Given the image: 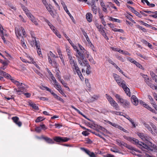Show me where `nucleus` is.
<instances>
[{
    "mask_svg": "<svg viewBox=\"0 0 157 157\" xmlns=\"http://www.w3.org/2000/svg\"><path fill=\"white\" fill-rule=\"evenodd\" d=\"M116 98L117 99L118 102L120 103L124 108H129L130 104L129 102L127 100L121 98L120 96L118 94L115 95Z\"/></svg>",
    "mask_w": 157,
    "mask_h": 157,
    "instance_id": "obj_1",
    "label": "nucleus"
},
{
    "mask_svg": "<svg viewBox=\"0 0 157 157\" xmlns=\"http://www.w3.org/2000/svg\"><path fill=\"white\" fill-rule=\"evenodd\" d=\"M76 49L75 51L77 53V54L76 56L78 59V61L80 65L83 66L84 63H83L82 61L85 58L84 53H83L82 51H80L77 48Z\"/></svg>",
    "mask_w": 157,
    "mask_h": 157,
    "instance_id": "obj_2",
    "label": "nucleus"
},
{
    "mask_svg": "<svg viewBox=\"0 0 157 157\" xmlns=\"http://www.w3.org/2000/svg\"><path fill=\"white\" fill-rule=\"evenodd\" d=\"M15 33L18 38V36L23 38L25 34V32L24 28L22 27H21L19 29H17V30L16 29Z\"/></svg>",
    "mask_w": 157,
    "mask_h": 157,
    "instance_id": "obj_3",
    "label": "nucleus"
},
{
    "mask_svg": "<svg viewBox=\"0 0 157 157\" xmlns=\"http://www.w3.org/2000/svg\"><path fill=\"white\" fill-rule=\"evenodd\" d=\"M54 141L57 142H65L69 140V138L66 137H61L59 136H56L53 138Z\"/></svg>",
    "mask_w": 157,
    "mask_h": 157,
    "instance_id": "obj_4",
    "label": "nucleus"
},
{
    "mask_svg": "<svg viewBox=\"0 0 157 157\" xmlns=\"http://www.w3.org/2000/svg\"><path fill=\"white\" fill-rule=\"evenodd\" d=\"M124 138L126 140L130 141L132 143L135 144L137 147L138 146V144H139L140 141H139L138 140L136 139L135 138H132L130 137H128L126 136H123Z\"/></svg>",
    "mask_w": 157,
    "mask_h": 157,
    "instance_id": "obj_5",
    "label": "nucleus"
},
{
    "mask_svg": "<svg viewBox=\"0 0 157 157\" xmlns=\"http://www.w3.org/2000/svg\"><path fill=\"white\" fill-rule=\"evenodd\" d=\"M12 119L16 124L19 127H20L22 125L21 122L19 121V118L17 117H14L12 118Z\"/></svg>",
    "mask_w": 157,
    "mask_h": 157,
    "instance_id": "obj_6",
    "label": "nucleus"
},
{
    "mask_svg": "<svg viewBox=\"0 0 157 157\" xmlns=\"http://www.w3.org/2000/svg\"><path fill=\"white\" fill-rule=\"evenodd\" d=\"M81 149L85 152L90 157H96V156L93 152H91L87 149L84 148H81Z\"/></svg>",
    "mask_w": 157,
    "mask_h": 157,
    "instance_id": "obj_7",
    "label": "nucleus"
},
{
    "mask_svg": "<svg viewBox=\"0 0 157 157\" xmlns=\"http://www.w3.org/2000/svg\"><path fill=\"white\" fill-rule=\"evenodd\" d=\"M145 81L146 84L152 89H156V86H155L151 82L148 78H145Z\"/></svg>",
    "mask_w": 157,
    "mask_h": 157,
    "instance_id": "obj_8",
    "label": "nucleus"
},
{
    "mask_svg": "<svg viewBox=\"0 0 157 157\" xmlns=\"http://www.w3.org/2000/svg\"><path fill=\"white\" fill-rule=\"evenodd\" d=\"M125 92V93L127 94V95L130 97L131 96L130 95V92L129 89L127 87V85L125 84V83L123 84V86H121Z\"/></svg>",
    "mask_w": 157,
    "mask_h": 157,
    "instance_id": "obj_9",
    "label": "nucleus"
},
{
    "mask_svg": "<svg viewBox=\"0 0 157 157\" xmlns=\"http://www.w3.org/2000/svg\"><path fill=\"white\" fill-rule=\"evenodd\" d=\"M138 147L143 150L144 149H148L149 148V147L144 143L140 141L139 144H138Z\"/></svg>",
    "mask_w": 157,
    "mask_h": 157,
    "instance_id": "obj_10",
    "label": "nucleus"
},
{
    "mask_svg": "<svg viewBox=\"0 0 157 157\" xmlns=\"http://www.w3.org/2000/svg\"><path fill=\"white\" fill-rule=\"evenodd\" d=\"M131 100L134 105H138L139 103L138 100L135 95H133L132 96Z\"/></svg>",
    "mask_w": 157,
    "mask_h": 157,
    "instance_id": "obj_11",
    "label": "nucleus"
},
{
    "mask_svg": "<svg viewBox=\"0 0 157 157\" xmlns=\"http://www.w3.org/2000/svg\"><path fill=\"white\" fill-rule=\"evenodd\" d=\"M0 75L1 76H3L5 78L9 79L11 77V75L6 73V72L2 71L1 69H0Z\"/></svg>",
    "mask_w": 157,
    "mask_h": 157,
    "instance_id": "obj_12",
    "label": "nucleus"
},
{
    "mask_svg": "<svg viewBox=\"0 0 157 157\" xmlns=\"http://www.w3.org/2000/svg\"><path fill=\"white\" fill-rule=\"evenodd\" d=\"M42 138L48 144H54L55 143L54 141L52 139L48 137H43Z\"/></svg>",
    "mask_w": 157,
    "mask_h": 157,
    "instance_id": "obj_13",
    "label": "nucleus"
},
{
    "mask_svg": "<svg viewBox=\"0 0 157 157\" xmlns=\"http://www.w3.org/2000/svg\"><path fill=\"white\" fill-rule=\"evenodd\" d=\"M47 10L49 12L51 15L53 17H54V14L53 11L52 10V6L50 5H48L46 7H45Z\"/></svg>",
    "mask_w": 157,
    "mask_h": 157,
    "instance_id": "obj_14",
    "label": "nucleus"
},
{
    "mask_svg": "<svg viewBox=\"0 0 157 157\" xmlns=\"http://www.w3.org/2000/svg\"><path fill=\"white\" fill-rule=\"evenodd\" d=\"M110 104L112 106H113L116 110H120L118 104L114 100L113 101V102H110Z\"/></svg>",
    "mask_w": 157,
    "mask_h": 157,
    "instance_id": "obj_15",
    "label": "nucleus"
},
{
    "mask_svg": "<svg viewBox=\"0 0 157 157\" xmlns=\"http://www.w3.org/2000/svg\"><path fill=\"white\" fill-rule=\"evenodd\" d=\"M137 134L143 140H147V137L144 134L140 132H137Z\"/></svg>",
    "mask_w": 157,
    "mask_h": 157,
    "instance_id": "obj_16",
    "label": "nucleus"
},
{
    "mask_svg": "<svg viewBox=\"0 0 157 157\" xmlns=\"http://www.w3.org/2000/svg\"><path fill=\"white\" fill-rule=\"evenodd\" d=\"M116 143L118 145L120 146H123L125 147H126L127 146V144L124 143V142L121 141L119 140H116Z\"/></svg>",
    "mask_w": 157,
    "mask_h": 157,
    "instance_id": "obj_17",
    "label": "nucleus"
},
{
    "mask_svg": "<svg viewBox=\"0 0 157 157\" xmlns=\"http://www.w3.org/2000/svg\"><path fill=\"white\" fill-rule=\"evenodd\" d=\"M143 123L145 127L148 130L150 131L152 134H155L154 132L152 130L151 128L148 124L145 122H143Z\"/></svg>",
    "mask_w": 157,
    "mask_h": 157,
    "instance_id": "obj_18",
    "label": "nucleus"
},
{
    "mask_svg": "<svg viewBox=\"0 0 157 157\" xmlns=\"http://www.w3.org/2000/svg\"><path fill=\"white\" fill-rule=\"evenodd\" d=\"M100 5L101 6L103 10L105 13L107 12V10L106 6H105V4L102 0L100 1Z\"/></svg>",
    "mask_w": 157,
    "mask_h": 157,
    "instance_id": "obj_19",
    "label": "nucleus"
},
{
    "mask_svg": "<svg viewBox=\"0 0 157 157\" xmlns=\"http://www.w3.org/2000/svg\"><path fill=\"white\" fill-rule=\"evenodd\" d=\"M86 18L87 21L90 22L92 21V15L90 13H88L86 15Z\"/></svg>",
    "mask_w": 157,
    "mask_h": 157,
    "instance_id": "obj_20",
    "label": "nucleus"
},
{
    "mask_svg": "<svg viewBox=\"0 0 157 157\" xmlns=\"http://www.w3.org/2000/svg\"><path fill=\"white\" fill-rule=\"evenodd\" d=\"M71 108L74 109L76 111H77L79 114H81V115H82L83 117H85L87 119V120H90L87 118L86 116L83 115L82 112H81L78 109H77L73 105L71 106Z\"/></svg>",
    "mask_w": 157,
    "mask_h": 157,
    "instance_id": "obj_21",
    "label": "nucleus"
},
{
    "mask_svg": "<svg viewBox=\"0 0 157 157\" xmlns=\"http://www.w3.org/2000/svg\"><path fill=\"white\" fill-rule=\"evenodd\" d=\"M116 81L119 85L121 87L125 83L124 80H122L121 81V78L120 79H117Z\"/></svg>",
    "mask_w": 157,
    "mask_h": 157,
    "instance_id": "obj_22",
    "label": "nucleus"
},
{
    "mask_svg": "<svg viewBox=\"0 0 157 157\" xmlns=\"http://www.w3.org/2000/svg\"><path fill=\"white\" fill-rule=\"evenodd\" d=\"M29 17L30 18V19L31 21H32V22L33 23L36 25H38V24L37 21L35 19L34 17L32 15V14L31 15H30V16Z\"/></svg>",
    "mask_w": 157,
    "mask_h": 157,
    "instance_id": "obj_23",
    "label": "nucleus"
},
{
    "mask_svg": "<svg viewBox=\"0 0 157 157\" xmlns=\"http://www.w3.org/2000/svg\"><path fill=\"white\" fill-rule=\"evenodd\" d=\"M52 95L56 99L61 101L62 102L64 103V100L62 98L57 95L56 94L53 93Z\"/></svg>",
    "mask_w": 157,
    "mask_h": 157,
    "instance_id": "obj_24",
    "label": "nucleus"
},
{
    "mask_svg": "<svg viewBox=\"0 0 157 157\" xmlns=\"http://www.w3.org/2000/svg\"><path fill=\"white\" fill-rule=\"evenodd\" d=\"M20 84V86H19L18 87V89H19L20 90H22L23 92L25 88L27 87V86L25 84H24L23 83H22Z\"/></svg>",
    "mask_w": 157,
    "mask_h": 157,
    "instance_id": "obj_25",
    "label": "nucleus"
},
{
    "mask_svg": "<svg viewBox=\"0 0 157 157\" xmlns=\"http://www.w3.org/2000/svg\"><path fill=\"white\" fill-rule=\"evenodd\" d=\"M29 105L31 107H32L34 109H35L36 110H39V108L38 106H37L34 103L31 102L30 103H29Z\"/></svg>",
    "mask_w": 157,
    "mask_h": 157,
    "instance_id": "obj_26",
    "label": "nucleus"
},
{
    "mask_svg": "<svg viewBox=\"0 0 157 157\" xmlns=\"http://www.w3.org/2000/svg\"><path fill=\"white\" fill-rule=\"evenodd\" d=\"M50 63L55 68H57L58 67V65L55 60L52 61Z\"/></svg>",
    "mask_w": 157,
    "mask_h": 157,
    "instance_id": "obj_27",
    "label": "nucleus"
},
{
    "mask_svg": "<svg viewBox=\"0 0 157 157\" xmlns=\"http://www.w3.org/2000/svg\"><path fill=\"white\" fill-rule=\"evenodd\" d=\"M151 75L153 79L155 80V82H157V76L153 72H151Z\"/></svg>",
    "mask_w": 157,
    "mask_h": 157,
    "instance_id": "obj_28",
    "label": "nucleus"
},
{
    "mask_svg": "<svg viewBox=\"0 0 157 157\" xmlns=\"http://www.w3.org/2000/svg\"><path fill=\"white\" fill-rule=\"evenodd\" d=\"M106 96L107 99L109 102L110 103V102H113V101L114 100L110 96L108 95L107 94H106Z\"/></svg>",
    "mask_w": 157,
    "mask_h": 157,
    "instance_id": "obj_29",
    "label": "nucleus"
},
{
    "mask_svg": "<svg viewBox=\"0 0 157 157\" xmlns=\"http://www.w3.org/2000/svg\"><path fill=\"white\" fill-rule=\"evenodd\" d=\"M146 106L145 108H147L148 109L150 110L152 113H156L155 112V111L153 109H152L151 107L149 106L148 105H145Z\"/></svg>",
    "mask_w": 157,
    "mask_h": 157,
    "instance_id": "obj_30",
    "label": "nucleus"
},
{
    "mask_svg": "<svg viewBox=\"0 0 157 157\" xmlns=\"http://www.w3.org/2000/svg\"><path fill=\"white\" fill-rule=\"evenodd\" d=\"M136 26L137 28L141 30L143 32H147V30H146V29L145 28H144L142 27V26H141L138 25H136Z\"/></svg>",
    "mask_w": 157,
    "mask_h": 157,
    "instance_id": "obj_31",
    "label": "nucleus"
},
{
    "mask_svg": "<svg viewBox=\"0 0 157 157\" xmlns=\"http://www.w3.org/2000/svg\"><path fill=\"white\" fill-rule=\"evenodd\" d=\"M95 25L99 31L103 29V27L102 25H100L97 23H96Z\"/></svg>",
    "mask_w": 157,
    "mask_h": 157,
    "instance_id": "obj_32",
    "label": "nucleus"
},
{
    "mask_svg": "<svg viewBox=\"0 0 157 157\" xmlns=\"http://www.w3.org/2000/svg\"><path fill=\"white\" fill-rule=\"evenodd\" d=\"M45 118H44L43 117H37L36 120L35 121L36 122H39L41 121H42L45 119Z\"/></svg>",
    "mask_w": 157,
    "mask_h": 157,
    "instance_id": "obj_33",
    "label": "nucleus"
},
{
    "mask_svg": "<svg viewBox=\"0 0 157 157\" xmlns=\"http://www.w3.org/2000/svg\"><path fill=\"white\" fill-rule=\"evenodd\" d=\"M109 20L113 21H114L118 23L120 22V21L119 19L115 18L112 17H110Z\"/></svg>",
    "mask_w": 157,
    "mask_h": 157,
    "instance_id": "obj_34",
    "label": "nucleus"
},
{
    "mask_svg": "<svg viewBox=\"0 0 157 157\" xmlns=\"http://www.w3.org/2000/svg\"><path fill=\"white\" fill-rule=\"evenodd\" d=\"M92 8V10L93 13L96 14L97 12V8L96 6H93L91 7Z\"/></svg>",
    "mask_w": 157,
    "mask_h": 157,
    "instance_id": "obj_35",
    "label": "nucleus"
},
{
    "mask_svg": "<svg viewBox=\"0 0 157 157\" xmlns=\"http://www.w3.org/2000/svg\"><path fill=\"white\" fill-rule=\"evenodd\" d=\"M66 51L68 56H70V55H72V53L71 52V51L67 47L66 48Z\"/></svg>",
    "mask_w": 157,
    "mask_h": 157,
    "instance_id": "obj_36",
    "label": "nucleus"
},
{
    "mask_svg": "<svg viewBox=\"0 0 157 157\" xmlns=\"http://www.w3.org/2000/svg\"><path fill=\"white\" fill-rule=\"evenodd\" d=\"M116 68L117 70L120 72L122 73L123 75L124 76H125L124 74V72L121 69L120 67H119L116 64L115 65V66H114Z\"/></svg>",
    "mask_w": 157,
    "mask_h": 157,
    "instance_id": "obj_37",
    "label": "nucleus"
},
{
    "mask_svg": "<svg viewBox=\"0 0 157 157\" xmlns=\"http://www.w3.org/2000/svg\"><path fill=\"white\" fill-rule=\"evenodd\" d=\"M139 22L141 24L145 26H147V27H151V25H150L149 24L144 22L143 21H139Z\"/></svg>",
    "mask_w": 157,
    "mask_h": 157,
    "instance_id": "obj_38",
    "label": "nucleus"
},
{
    "mask_svg": "<svg viewBox=\"0 0 157 157\" xmlns=\"http://www.w3.org/2000/svg\"><path fill=\"white\" fill-rule=\"evenodd\" d=\"M71 67L74 71H76V70L79 68V67H78L77 65V63L75 64L74 65H73V66H71Z\"/></svg>",
    "mask_w": 157,
    "mask_h": 157,
    "instance_id": "obj_39",
    "label": "nucleus"
},
{
    "mask_svg": "<svg viewBox=\"0 0 157 157\" xmlns=\"http://www.w3.org/2000/svg\"><path fill=\"white\" fill-rule=\"evenodd\" d=\"M132 12L135 14L136 16H138L140 18H141L142 17V16L139 13L136 11L135 9L133 10V11H132Z\"/></svg>",
    "mask_w": 157,
    "mask_h": 157,
    "instance_id": "obj_40",
    "label": "nucleus"
},
{
    "mask_svg": "<svg viewBox=\"0 0 157 157\" xmlns=\"http://www.w3.org/2000/svg\"><path fill=\"white\" fill-rule=\"evenodd\" d=\"M106 122L110 124L113 126L114 127H116L117 128L118 125L117 124H115L114 123H112L110 121H107Z\"/></svg>",
    "mask_w": 157,
    "mask_h": 157,
    "instance_id": "obj_41",
    "label": "nucleus"
},
{
    "mask_svg": "<svg viewBox=\"0 0 157 157\" xmlns=\"http://www.w3.org/2000/svg\"><path fill=\"white\" fill-rule=\"evenodd\" d=\"M24 11L28 17L30 16V15H32V14L29 12V10L27 9H25V10H24Z\"/></svg>",
    "mask_w": 157,
    "mask_h": 157,
    "instance_id": "obj_42",
    "label": "nucleus"
},
{
    "mask_svg": "<svg viewBox=\"0 0 157 157\" xmlns=\"http://www.w3.org/2000/svg\"><path fill=\"white\" fill-rule=\"evenodd\" d=\"M83 53H84V55L85 56V57L86 56V57L88 58L89 57V53L85 49H83Z\"/></svg>",
    "mask_w": 157,
    "mask_h": 157,
    "instance_id": "obj_43",
    "label": "nucleus"
},
{
    "mask_svg": "<svg viewBox=\"0 0 157 157\" xmlns=\"http://www.w3.org/2000/svg\"><path fill=\"white\" fill-rule=\"evenodd\" d=\"M127 59L130 62L133 63H134L136 61L133 59L132 58L129 57H127Z\"/></svg>",
    "mask_w": 157,
    "mask_h": 157,
    "instance_id": "obj_44",
    "label": "nucleus"
},
{
    "mask_svg": "<svg viewBox=\"0 0 157 157\" xmlns=\"http://www.w3.org/2000/svg\"><path fill=\"white\" fill-rule=\"evenodd\" d=\"M22 39H21V43L22 44V45L23 47L24 48H25L27 47V46L26 45V44L24 42V39L23 38H22Z\"/></svg>",
    "mask_w": 157,
    "mask_h": 157,
    "instance_id": "obj_45",
    "label": "nucleus"
},
{
    "mask_svg": "<svg viewBox=\"0 0 157 157\" xmlns=\"http://www.w3.org/2000/svg\"><path fill=\"white\" fill-rule=\"evenodd\" d=\"M154 14H151L149 15L151 17H152L155 18H157V11L153 12V13Z\"/></svg>",
    "mask_w": 157,
    "mask_h": 157,
    "instance_id": "obj_46",
    "label": "nucleus"
},
{
    "mask_svg": "<svg viewBox=\"0 0 157 157\" xmlns=\"http://www.w3.org/2000/svg\"><path fill=\"white\" fill-rule=\"evenodd\" d=\"M55 87L58 91L61 89V86L59 85L58 84H55Z\"/></svg>",
    "mask_w": 157,
    "mask_h": 157,
    "instance_id": "obj_47",
    "label": "nucleus"
},
{
    "mask_svg": "<svg viewBox=\"0 0 157 157\" xmlns=\"http://www.w3.org/2000/svg\"><path fill=\"white\" fill-rule=\"evenodd\" d=\"M107 60L109 63L111 64L112 65H113L114 66H115V65L116 64L113 62V60L111 59H110L109 58H108Z\"/></svg>",
    "mask_w": 157,
    "mask_h": 157,
    "instance_id": "obj_48",
    "label": "nucleus"
},
{
    "mask_svg": "<svg viewBox=\"0 0 157 157\" xmlns=\"http://www.w3.org/2000/svg\"><path fill=\"white\" fill-rule=\"evenodd\" d=\"M85 82L86 84V85L87 87L89 88H90V83L89 82L88 79L87 78H86L85 79Z\"/></svg>",
    "mask_w": 157,
    "mask_h": 157,
    "instance_id": "obj_49",
    "label": "nucleus"
},
{
    "mask_svg": "<svg viewBox=\"0 0 157 157\" xmlns=\"http://www.w3.org/2000/svg\"><path fill=\"white\" fill-rule=\"evenodd\" d=\"M0 33L1 36L2 37V38L4 42L5 43H6V41L5 38L4 36V34L3 32V33Z\"/></svg>",
    "mask_w": 157,
    "mask_h": 157,
    "instance_id": "obj_50",
    "label": "nucleus"
},
{
    "mask_svg": "<svg viewBox=\"0 0 157 157\" xmlns=\"http://www.w3.org/2000/svg\"><path fill=\"white\" fill-rule=\"evenodd\" d=\"M137 67H139L140 68H141L142 67V65H141L140 63L137 62L136 61L134 63Z\"/></svg>",
    "mask_w": 157,
    "mask_h": 157,
    "instance_id": "obj_51",
    "label": "nucleus"
},
{
    "mask_svg": "<svg viewBox=\"0 0 157 157\" xmlns=\"http://www.w3.org/2000/svg\"><path fill=\"white\" fill-rule=\"evenodd\" d=\"M69 15V16L71 18V19L72 20L73 19H74V18L72 16L71 14L70 13L69 10H68L67 8V9H65V10H64Z\"/></svg>",
    "mask_w": 157,
    "mask_h": 157,
    "instance_id": "obj_52",
    "label": "nucleus"
},
{
    "mask_svg": "<svg viewBox=\"0 0 157 157\" xmlns=\"http://www.w3.org/2000/svg\"><path fill=\"white\" fill-rule=\"evenodd\" d=\"M112 113L113 114H115L117 115H121V112H117L116 111H112Z\"/></svg>",
    "mask_w": 157,
    "mask_h": 157,
    "instance_id": "obj_53",
    "label": "nucleus"
},
{
    "mask_svg": "<svg viewBox=\"0 0 157 157\" xmlns=\"http://www.w3.org/2000/svg\"><path fill=\"white\" fill-rule=\"evenodd\" d=\"M61 4L62 5V6H63L64 10H65V9H67V7L66 5H65V2L62 1H61Z\"/></svg>",
    "mask_w": 157,
    "mask_h": 157,
    "instance_id": "obj_54",
    "label": "nucleus"
},
{
    "mask_svg": "<svg viewBox=\"0 0 157 157\" xmlns=\"http://www.w3.org/2000/svg\"><path fill=\"white\" fill-rule=\"evenodd\" d=\"M117 128L123 131L124 132H126L127 130L123 128L121 126L118 125L117 127Z\"/></svg>",
    "mask_w": 157,
    "mask_h": 157,
    "instance_id": "obj_55",
    "label": "nucleus"
},
{
    "mask_svg": "<svg viewBox=\"0 0 157 157\" xmlns=\"http://www.w3.org/2000/svg\"><path fill=\"white\" fill-rule=\"evenodd\" d=\"M97 128L98 129L101 130L103 131H105V130H106L103 127L100 126V125H97Z\"/></svg>",
    "mask_w": 157,
    "mask_h": 157,
    "instance_id": "obj_56",
    "label": "nucleus"
},
{
    "mask_svg": "<svg viewBox=\"0 0 157 157\" xmlns=\"http://www.w3.org/2000/svg\"><path fill=\"white\" fill-rule=\"evenodd\" d=\"M83 34L84 35V36L86 37V36H87L86 33L85 32V30L82 28H80Z\"/></svg>",
    "mask_w": 157,
    "mask_h": 157,
    "instance_id": "obj_57",
    "label": "nucleus"
},
{
    "mask_svg": "<svg viewBox=\"0 0 157 157\" xmlns=\"http://www.w3.org/2000/svg\"><path fill=\"white\" fill-rule=\"evenodd\" d=\"M41 130V128L40 127H37L35 128V131L39 133Z\"/></svg>",
    "mask_w": 157,
    "mask_h": 157,
    "instance_id": "obj_58",
    "label": "nucleus"
},
{
    "mask_svg": "<svg viewBox=\"0 0 157 157\" xmlns=\"http://www.w3.org/2000/svg\"><path fill=\"white\" fill-rule=\"evenodd\" d=\"M9 6L13 10H16V7L13 5L11 4H10L9 5Z\"/></svg>",
    "mask_w": 157,
    "mask_h": 157,
    "instance_id": "obj_59",
    "label": "nucleus"
},
{
    "mask_svg": "<svg viewBox=\"0 0 157 157\" xmlns=\"http://www.w3.org/2000/svg\"><path fill=\"white\" fill-rule=\"evenodd\" d=\"M113 76L115 80H116V79H120V78L119 77V76L118 75L115 74H113Z\"/></svg>",
    "mask_w": 157,
    "mask_h": 157,
    "instance_id": "obj_60",
    "label": "nucleus"
},
{
    "mask_svg": "<svg viewBox=\"0 0 157 157\" xmlns=\"http://www.w3.org/2000/svg\"><path fill=\"white\" fill-rule=\"evenodd\" d=\"M82 134L85 136H88L89 134V133L88 132L86 131H83Z\"/></svg>",
    "mask_w": 157,
    "mask_h": 157,
    "instance_id": "obj_61",
    "label": "nucleus"
},
{
    "mask_svg": "<svg viewBox=\"0 0 157 157\" xmlns=\"http://www.w3.org/2000/svg\"><path fill=\"white\" fill-rule=\"evenodd\" d=\"M23 94L27 98H30L31 95V94L30 93H23Z\"/></svg>",
    "mask_w": 157,
    "mask_h": 157,
    "instance_id": "obj_62",
    "label": "nucleus"
},
{
    "mask_svg": "<svg viewBox=\"0 0 157 157\" xmlns=\"http://www.w3.org/2000/svg\"><path fill=\"white\" fill-rule=\"evenodd\" d=\"M116 57L118 60L121 61L122 62H123L124 61V59L121 57L119 56H117Z\"/></svg>",
    "mask_w": 157,
    "mask_h": 157,
    "instance_id": "obj_63",
    "label": "nucleus"
},
{
    "mask_svg": "<svg viewBox=\"0 0 157 157\" xmlns=\"http://www.w3.org/2000/svg\"><path fill=\"white\" fill-rule=\"evenodd\" d=\"M104 157H115V156L111 154H108L104 156Z\"/></svg>",
    "mask_w": 157,
    "mask_h": 157,
    "instance_id": "obj_64",
    "label": "nucleus"
}]
</instances>
